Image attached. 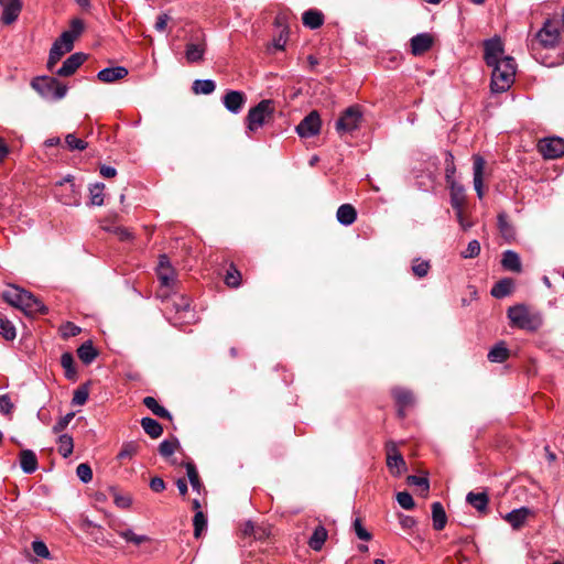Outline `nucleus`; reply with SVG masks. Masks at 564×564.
<instances>
[{"instance_id":"47","label":"nucleus","mask_w":564,"mask_h":564,"mask_svg":"<svg viewBox=\"0 0 564 564\" xmlns=\"http://www.w3.org/2000/svg\"><path fill=\"white\" fill-rule=\"evenodd\" d=\"M65 144L68 150L74 151H83L87 148L88 143L83 139L77 138L74 133H68L65 137Z\"/></svg>"},{"instance_id":"43","label":"nucleus","mask_w":564,"mask_h":564,"mask_svg":"<svg viewBox=\"0 0 564 564\" xmlns=\"http://www.w3.org/2000/svg\"><path fill=\"white\" fill-rule=\"evenodd\" d=\"M0 335L7 340L15 338V327L13 324L2 314H0Z\"/></svg>"},{"instance_id":"32","label":"nucleus","mask_w":564,"mask_h":564,"mask_svg":"<svg viewBox=\"0 0 564 564\" xmlns=\"http://www.w3.org/2000/svg\"><path fill=\"white\" fill-rule=\"evenodd\" d=\"M101 229L113 234L121 241L132 239V234L129 231L128 228L109 224L107 220L101 221Z\"/></svg>"},{"instance_id":"6","label":"nucleus","mask_w":564,"mask_h":564,"mask_svg":"<svg viewBox=\"0 0 564 564\" xmlns=\"http://www.w3.org/2000/svg\"><path fill=\"white\" fill-rule=\"evenodd\" d=\"M54 195L58 202L66 206H78L80 204V191L70 175L55 184Z\"/></svg>"},{"instance_id":"49","label":"nucleus","mask_w":564,"mask_h":564,"mask_svg":"<svg viewBox=\"0 0 564 564\" xmlns=\"http://www.w3.org/2000/svg\"><path fill=\"white\" fill-rule=\"evenodd\" d=\"M194 524V536L199 538L202 532L206 529L207 519L202 511H197L193 519Z\"/></svg>"},{"instance_id":"31","label":"nucleus","mask_w":564,"mask_h":564,"mask_svg":"<svg viewBox=\"0 0 564 564\" xmlns=\"http://www.w3.org/2000/svg\"><path fill=\"white\" fill-rule=\"evenodd\" d=\"M513 285L511 279H502L492 286L490 293L496 299H502L512 292Z\"/></svg>"},{"instance_id":"23","label":"nucleus","mask_w":564,"mask_h":564,"mask_svg":"<svg viewBox=\"0 0 564 564\" xmlns=\"http://www.w3.org/2000/svg\"><path fill=\"white\" fill-rule=\"evenodd\" d=\"M502 267L511 272H521L522 264L519 254L512 250H507L502 253L501 259Z\"/></svg>"},{"instance_id":"56","label":"nucleus","mask_w":564,"mask_h":564,"mask_svg":"<svg viewBox=\"0 0 564 564\" xmlns=\"http://www.w3.org/2000/svg\"><path fill=\"white\" fill-rule=\"evenodd\" d=\"M480 253V243L478 240L469 241L466 250L462 252V257L465 259L476 258Z\"/></svg>"},{"instance_id":"5","label":"nucleus","mask_w":564,"mask_h":564,"mask_svg":"<svg viewBox=\"0 0 564 564\" xmlns=\"http://www.w3.org/2000/svg\"><path fill=\"white\" fill-rule=\"evenodd\" d=\"M275 111L274 101L271 99H263L257 106L252 107L247 115V129L250 132H256L265 123H268Z\"/></svg>"},{"instance_id":"15","label":"nucleus","mask_w":564,"mask_h":564,"mask_svg":"<svg viewBox=\"0 0 564 564\" xmlns=\"http://www.w3.org/2000/svg\"><path fill=\"white\" fill-rule=\"evenodd\" d=\"M486 166V161L479 154L473 155V171H474V188L477 193L479 199H481L485 195L484 192V171Z\"/></svg>"},{"instance_id":"24","label":"nucleus","mask_w":564,"mask_h":564,"mask_svg":"<svg viewBox=\"0 0 564 564\" xmlns=\"http://www.w3.org/2000/svg\"><path fill=\"white\" fill-rule=\"evenodd\" d=\"M336 217L338 223L344 226H349L355 223L357 218V212L350 204H343L338 207Z\"/></svg>"},{"instance_id":"12","label":"nucleus","mask_w":564,"mask_h":564,"mask_svg":"<svg viewBox=\"0 0 564 564\" xmlns=\"http://www.w3.org/2000/svg\"><path fill=\"white\" fill-rule=\"evenodd\" d=\"M321 117L317 111L310 112L296 127V132L302 138L314 137L321 131Z\"/></svg>"},{"instance_id":"10","label":"nucleus","mask_w":564,"mask_h":564,"mask_svg":"<svg viewBox=\"0 0 564 564\" xmlns=\"http://www.w3.org/2000/svg\"><path fill=\"white\" fill-rule=\"evenodd\" d=\"M156 274L161 283V289L159 290L158 295L162 299H167V290L173 288L176 282V272L165 254L161 256L159 259Z\"/></svg>"},{"instance_id":"40","label":"nucleus","mask_w":564,"mask_h":564,"mask_svg":"<svg viewBox=\"0 0 564 564\" xmlns=\"http://www.w3.org/2000/svg\"><path fill=\"white\" fill-rule=\"evenodd\" d=\"M392 395L401 408H406L413 403L412 392L406 389L394 388L392 390Z\"/></svg>"},{"instance_id":"11","label":"nucleus","mask_w":564,"mask_h":564,"mask_svg":"<svg viewBox=\"0 0 564 564\" xmlns=\"http://www.w3.org/2000/svg\"><path fill=\"white\" fill-rule=\"evenodd\" d=\"M206 47V36L204 33L192 36L185 47V58L187 63L192 64L202 62L204 59Z\"/></svg>"},{"instance_id":"51","label":"nucleus","mask_w":564,"mask_h":564,"mask_svg":"<svg viewBox=\"0 0 564 564\" xmlns=\"http://www.w3.org/2000/svg\"><path fill=\"white\" fill-rule=\"evenodd\" d=\"M430 262L416 259L412 264V272L417 278H424L430 271Z\"/></svg>"},{"instance_id":"21","label":"nucleus","mask_w":564,"mask_h":564,"mask_svg":"<svg viewBox=\"0 0 564 564\" xmlns=\"http://www.w3.org/2000/svg\"><path fill=\"white\" fill-rule=\"evenodd\" d=\"M449 188L451 196V205L453 209H459L460 207H466V194L465 187L458 182H452V184L447 185Z\"/></svg>"},{"instance_id":"57","label":"nucleus","mask_w":564,"mask_h":564,"mask_svg":"<svg viewBox=\"0 0 564 564\" xmlns=\"http://www.w3.org/2000/svg\"><path fill=\"white\" fill-rule=\"evenodd\" d=\"M177 447L176 441H163L159 446V452L163 457H170L174 454L175 449Z\"/></svg>"},{"instance_id":"22","label":"nucleus","mask_w":564,"mask_h":564,"mask_svg":"<svg viewBox=\"0 0 564 564\" xmlns=\"http://www.w3.org/2000/svg\"><path fill=\"white\" fill-rule=\"evenodd\" d=\"M128 75V69L123 66L104 68L97 74V78L102 83H113Z\"/></svg>"},{"instance_id":"45","label":"nucleus","mask_w":564,"mask_h":564,"mask_svg":"<svg viewBox=\"0 0 564 564\" xmlns=\"http://www.w3.org/2000/svg\"><path fill=\"white\" fill-rule=\"evenodd\" d=\"M139 444L135 442L124 443L118 453L117 458L120 460L131 459L139 452Z\"/></svg>"},{"instance_id":"20","label":"nucleus","mask_w":564,"mask_h":564,"mask_svg":"<svg viewBox=\"0 0 564 564\" xmlns=\"http://www.w3.org/2000/svg\"><path fill=\"white\" fill-rule=\"evenodd\" d=\"M433 45V36L429 33H421L411 39V53L415 56L427 52Z\"/></svg>"},{"instance_id":"53","label":"nucleus","mask_w":564,"mask_h":564,"mask_svg":"<svg viewBox=\"0 0 564 564\" xmlns=\"http://www.w3.org/2000/svg\"><path fill=\"white\" fill-rule=\"evenodd\" d=\"M75 413L69 412L66 415L62 416L52 427L53 433L59 434L62 433L70 423V421L74 419Z\"/></svg>"},{"instance_id":"13","label":"nucleus","mask_w":564,"mask_h":564,"mask_svg":"<svg viewBox=\"0 0 564 564\" xmlns=\"http://www.w3.org/2000/svg\"><path fill=\"white\" fill-rule=\"evenodd\" d=\"M539 151L545 159H556L564 154V140L553 137L545 138L539 143Z\"/></svg>"},{"instance_id":"34","label":"nucleus","mask_w":564,"mask_h":564,"mask_svg":"<svg viewBox=\"0 0 564 564\" xmlns=\"http://www.w3.org/2000/svg\"><path fill=\"white\" fill-rule=\"evenodd\" d=\"M141 426L144 430V432L152 438H158L163 433L161 424L151 417H143L141 420Z\"/></svg>"},{"instance_id":"64","label":"nucleus","mask_w":564,"mask_h":564,"mask_svg":"<svg viewBox=\"0 0 564 564\" xmlns=\"http://www.w3.org/2000/svg\"><path fill=\"white\" fill-rule=\"evenodd\" d=\"M399 522H400L401 528L406 531H411L416 524V521L413 517L404 516V514H401L399 517Z\"/></svg>"},{"instance_id":"18","label":"nucleus","mask_w":564,"mask_h":564,"mask_svg":"<svg viewBox=\"0 0 564 564\" xmlns=\"http://www.w3.org/2000/svg\"><path fill=\"white\" fill-rule=\"evenodd\" d=\"M246 95L238 90H229L223 97L225 108L232 113H239L246 104Z\"/></svg>"},{"instance_id":"29","label":"nucleus","mask_w":564,"mask_h":564,"mask_svg":"<svg viewBox=\"0 0 564 564\" xmlns=\"http://www.w3.org/2000/svg\"><path fill=\"white\" fill-rule=\"evenodd\" d=\"M84 31V22L80 19H73L70 21L69 30L64 31L61 35L63 36V42H66L69 44V42H73L82 34Z\"/></svg>"},{"instance_id":"14","label":"nucleus","mask_w":564,"mask_h":564,"mask_svg":"<svg viewBox=\"0 0 564 564\" xmlns=\"http://www.w3.org/2000/svg\"><path fill=\"white\" fill-rule=\"evenodd\" d=\"M386 451L388 468L393 475L400 476L405 469V462L402 455L399 453L397 444L394 442H388L386 444Z\"/></svg>"},{"instance_id":"36","label":"nucleus","mask_w":564,"mask_h":564,"mask_svg":"<svg viewBox=\"0 0 564 564\" xmlns=\"http://www.w3.org/2000/svg\"><path fill=\"white\" fill-rule=\"evenodd\" d=\"M77 355L84 364L89 365L97 357L98 352L91 341H86L77 349Z\"/></svg>"},{"instance_id":"50","label":"nucleus","mask_w":564,"mask_h":564,"mask_svg":"<svg viewBox=\"0 0 564 564\" xmlns=\"http://www.w3.org/2000/svg\"><path fill=\"white\" fill-rule=\"evenodd\" d=\"M186 473L193 489L199 491L203 485L199 480V476L194 464H186Z\"/></svg>"},{"instance_id":"42","label":"nucleus","mask_w":564,"mask_h":564,"mask_svg":"<svg viewBox=\"0 0 564 564\" xmlns=\"http://www.w3.org/2000/svg\"><path fill=\"white\" fill-rule=\"evenodd\" d=\"M61 365L65 370V376L67 379L74 380L76 378V369L74 366L73 355L69 352H64L61 356Z\"/></svg>"},{"instance_id":"17","label":"nucleus","mask_w":564,"mask_h":564,"mask_svg":"<svg viewBox=\"0 0 564 564\" xmlns=\"http://www.w3.org/2000/svg\"><path fill=\"white\" fill-rule=\"evenodd\" d=\"M533 516V511L527 507H521L519 509H514L508 512L503 520L508 522L513 530H520L528 521L530 517Z\"/></svg>"},{"instance_id":"9","label":"nucleus","mask_w":564,"mask_h":564,"mask_svg":"<svg viewBox=\"0 0 564 564\" xmlns=\"http://www.w3.org/2000/svg\"><path fill=\"white\" fill-rule=\"evenodd\" d=\"M166 310L175 313V323L191 324L195 319L194 312L191 310V301L183 294H176L171 301H167Z\"/></svg>"},{"instance_id":"37","label":"nucleus","mask_w":564,"mask_h":564,"mask_svg":"<svg viewBox=\"0 0 564 564\" xmlns=\"http://www.w3.org/2000/svg\"><path fill=\"white\" fill-rule=\"evenodd\" d=\"M509 357V350L505 343H499L492 347L488 352V359L491 362H503Z\"/></svg>"},{"instance_id":"19","label":"nucleus","mask_w":564,"mask_h":564,"mask_svg":"<svg viewBox=\"0 0 564 564\" xmlns=\"http://www.w3.org/2000/svg\"><path fill=\"white\" fill-rule=\"evenodd\" d=\"M85 59L86 55L84 53H74L63 63L62 67L57 69L56 74L63 77L70 76L85 62Z\"/></svg>"},{"instance_id":"35","label":"nucleus","mask_w":564,"mask_h":564,"mask_svg":"<svg viewBox=\"0 0 564 564\" xmlns=\"http://www.w3.org/2000/svg\"><path fill=\"white\" fill-rule=\"evenodd\" d=\"M326 539H327V530L324 527L318 525L314 530L312 536L310 538L308 545L314 551H319L323 547Z\"/></svg>"},{"instance_id":"26","label":"nucleus","mask_w":564,"mask_h":564,"mask_svg":"<svg viewBox=\"0 0 564 564\" xmlns=\"http://www.w3.org/2000/svg\"><path fill=\"white\" fill-rule=\"evenodd\" d=\"M466 501L479 512H486L488 509L489 497L486 492H469Z\"/></svg>"},{"instance_id":"1","label":"nucleus","mask_w":564,"mask_h":564,"mask_svg":"<svg viewBox=\"0 0 564 564\" xmlns=\"http://www.w3.org/2000/svg\"><path fill=\"white\" fill-rule=\"evenodd\" d=\"M486 64L492 68L490 89L492 93L508 90L514 82L517 64L510 56H505L503 43L499 37L484 43Z\"/></svg>"},{"instance_id":"25","label":"nucleus","mask_w":564,"mask_h":564,"mask_svg":"<svg viewBox=\"0 0 564 564\" xmlns=\"http://www.w3.org/2000/svg\"><path fill=\"white\" fill-rule=\"evenodd\" d=\"M20 466L26 474H32L37 468V458L33 451L23 449L20 453Z\"/></svg>"},{"instance_id":"8","label":"nucleus","mask_w":564,"mask_h":564,"mask_svg":"<svg viewBox=\"0 0 564 564\" xmlns=\"http://www.w3.org/2000/svg\"><path fill=\"white\" fill-rule=\"evenodd\" d=\"M32 87L42 96L53 99H62L67 91L66 85L54 77H40L32 82Z\"/></svg>"},{"instance_id":"38","label":"nucleus","mask_w":564,"mask_h":564,"mask_svg":"<svg viewBox=\"0 0 564 564\" xmlns=\"http://www.w3.org/2000/svg\"><path fill=\"white\" fill-rule=\"evenodd\" d=\"M74 449L73 437L68 434H61L57 440V451L64 457L67 458L72 455Z\"/></svg>"},{"instance_id":"39","label":"nucleus","mask_w":564,"mask_h":564,"mask_svg":"<svg viewBox=\"0 0 564 564\" xmlns=\"http://www.w3.org/2000/svg\"><path fill=\"white\" fill-rule=\"evenodd\" d=\"M498 228L506 240L511 241L514 239V228L512 227L511 224H509L507 215L505 213L498 215Z\"/></svg>"},{"instance_id":"27","label":"nucleus","mask_w":564,"mask_h":564,"mask_svg":"<svg viewBox=\"0 0 564 564\" xmlns=\"http://www.w3.org/2000/svg\"><path fill=\"white\" fill-rule=\"evenodd\" d=\"M432 520L435 530L441 531L445 528L447 516L441 502L432 503Z\"/></svg>"},{"instance_id":"28","label":"nucleus","mask_w":564,"mask_h":564,"mask_svg":"<svg viewBox=\"0 0 564 564\" xmlns=\"http://www.w3.org/2000/svg\"><path fill=\"white\" fill-rule=\"evenodd\" d=\"M1 7L3 8V11H2V15H1V22L3 24H11L13 23L20 12H21V9H22V3H10V4H1Z\"/></svg>"},{"instance_id":"30","label":"nucleus","mask_w":564,"mask_h":564,"mask_svg":"<svg viewBox=\"0 0 564 564\" xmlns=\"http://www.w3.org/2000/svg\"><path fill=\"white\" fill-rule=\"evenodd\" d=\"M303 24L312 30L319 28L324 23V15L317 10H307L302 17Z\"/></svg>"},{"instance_id":"58","label":"nucleus","mask_w":564,"mask_h":564,"mask_svg":"<svg viewBox=\"0 0 564 564\" xmlns=\"http://www.w3.org/2000/svg\"><path fill=\"white\" fill-rule=\"evenodd\" d=\"M397 500H398V503L403 508V509H406V510H411L414 508L415 503H414V500L412 498V496L406 492V491H402V492H399L397 495Z\"/></svg>"},{"instance_id":"61","label":"nucleus","mask_w":564,"mask_h":564,"mask_svg":"<svg viewBox=\"0 0 564 564\" xmlns=\"http://www.w3.org/2000/svg\"><path fill=\"white\" fill-rule=\"evenodd\" d=\"M409 485L421 487L424 491H429L430 485L429 480L425 477H420L415 475H410L406 478Z\"/></svg>"},{"instance_id":"48","label":"nucleus","mask_w":564,"mask_h":564,"mask_svg":"<svg viewBox=\"0 0 564 564\" xmlns=\"http://www.w3.org/2000/svg\"><path fill=\"white\" fill-rule=\"evenodd\" d=\"M119 535L127 542H131L134 545H140L144 542L150 541L149 536L143 534H137L132 530H123L119 532Z\"/></svg>"},{"instance_id":"62","label":"nucleus","mask_w":564,"mask_h":564,"mask_svg":"<svg viewBox=\"0 0 564 564\" xmlns=\"http://www.w3.org/2000/svg\"><path fill=\"white\" fill-rule=\"evenodd\" d=\"M88 399V390L85 387L78 388L73 395V403L76 405H83Z\"/></svg>"},{"instance_id":"4","label":"nucleus","mask_w":564,"mask_h":564,"mask_svg":"<svg viewBox=\"0 0 564 564\" xmlns=\"http://www.w3.org/2000/svg\"><path fill=\"white\" fill-rule=\"evenodd\" d=\"M507 315L512 327L528 332H535L543 324L542 314L524 304H517L509 307Z\"/></svg>"},{"instance_id":"44","label":"nucleus","mask_w":564,"mask_h":564,"mask_svg":"<svg viewBox=\"0 0 564 564\" xmlns=\"http://www.w3.org/2000/svg\"><path fill=\"white\" fill-rule=\"evenodd\" d=\"M104 189L102 183H96L89 187L90 204L95 206H101L104 204Z\"/></svg>"},{"instance_id":"2","label":"nucleus","mask_w":564,"mask_h":564,"mask_svg":"<svg viewBox=\"0 0 564 564\" xmlns=\"http://www.w3.org/2000/svg\"><path fill=\"white\" fill-rule=\"evenodd\" d=\"M564 44V31L556 19H546L541 29L529 40V48L533 55L543 50H554Z\"/></svg>"},{"instance_id":"59","label":"nucleus","mask_w":564,"mask_h":564,"mask_svg":"<svg viewBox=\"0 0 564 564\" xmlns=\"http://www.w3.org/2000/svg\"><path fill=\"white\" fill-rule=\"evenodd\" d=\"M14 404L8 394L0 395V413L3 415H11Z\"/></svg>"},{"instance_id":"63","label":"nucleus","mask_w":564,"mask_h":564,"mask_svg":"<svg viewBox=\"0 0 564 564\" xmlns=\"http://www.w3.org/2000/svg\"><path fill=\"white\" fill-rule=\"evenodd\" d=\"M354 529L360 540L369 541L371 539V534L362 527L360 519L354 521Z\"/></svg>"},{"instance_id":"52","label":"nucleus","mask_w":564,"mask_h":564,"mask_svg":"<svg viewBox=\"0 0 564 564\" xmlns=\"http://www.w3.org/2000/svg\"><path fill=\"white\" fill-rule=\"evenodd\" d=\"M80 327L72 322H66L59 327L61 335L64 338L75 337L80 333Z\"/></svg>"},{"instance_id":"33","label":"nucleus","mask_w":564,"mask_h":564,"mask_svg":"<svg viewBox=\"0 0 564 564\" xmlns=\"http://www.w3.org/2000/svg\"><path fill=\"white\" fill-rule=\"evenodd\" d=\"M143 404L158 417L171 420L172 416L170 412L162 405L153 397H145L143 399Z\"/></svg>"},{"instance_id":"60","label":"nucleus","mask_w":564,"mask_h":564,"mask_svg":"<svg viewBox=\"0 0 564 564\" xmlns=\"http://www.w3.org/2000/svg\"><path fill=\"white\" fill-rule=\"evenodd\" d=\"M32 550L37 556L42 558H48L51 556L46 544L42 541H33Z\"/></svg>"},{"instance_id":"16","label":"nucleus","mask_w":564,"mask_h":564,"mask_svg":"<svg viewBox=\"0 0 564 564\" xmlns=\"http://www.w3.org/2000/svg\"><path fill=\"white\" fill-rule=\"evenodd\" d=\"M74 47V43L63 42V36L61 35L53 44L50 51V56L47 61L48 69H53V67L59 62L63 55L70 52Z\"/></svg>"},{"instance_id":"46","label":"nucleus","mask_w":564,"mask_h":564,"mask_svg":"<svg viewBox=\"0 0 564 564\" xmlns=\"http://www.w3.org/2000/svg\"><path fill=\"white\" fill-rule=\"evenodd\" d=\"M225 283L229 288H238L241 283V274L234 264L227 270Z\"/></svg>"},{"instance_id":"55","label":"nucleus","mask_w":564,"mask_h":564,"mask_svg":"<svg viewBox=\"0 0 564 564\" xmlns=\"http://www.w3.org/2000/svg\"><path fill=\"white\" fill-rule=\"evenodd\" d=\"M465 208L466 207H460L459 209H454L455 210V216H456V219L460 226V228L464 230V231H467L469 230L473 226H474V223L470 221L466 215H465Z\"/></svg>"},{"instance_id":"54","label":"nucleus","mask_w":564,"mask_h":564,"mask_svg":"<svg viewBox=\"0 0 564 564\" xmlns=\"http://www.w3.org/2000/svg\"><path fill=\"white\" fill-rule=\"evenodd\" d=\"M76 474L78 478L85 484L91 481L93 479V470L88 464H79L76 468Z\"/></svg>"},{"instance_id":"41","label":"nucleus","mask_w":564,"mask_h":564,"mask_svg":"<svg viewBox=\"0 0 564 564\" xmlns=\"http://www.w3.org/2000/svg\"><path fill=\"white\" fill-rule=\"evenodd\" d=\"M216 89V84L212 79H196L193 83V91L196 95H209Z\"/></svg>"},{"instance_id":"3","label":"nucleus","mask_w":564,"mask_h":564,"mask_svg":"<svg viewBox=\"0 0 564 564\" xmlns=\"http://www.w3.org/2000/svg\"><path fill=\"white\" fill-rule=\"evenodd\" d=\"M3 300L13 307L21 310L25 315L45 314L46 306L35 297L32 293L20 289L15 285H10L2 293Z\"/></svg>"},{"instance_id":"7","label":"nucleus","mask_w":564,"mask_h":564,"mask_svg":"<svg viewBox=\"0 0 564 564\" xmlns=\"http://www.w3.org/2000/svg\"><path fill=\"white\" fill-rule=\"evenodd\" d=\"M361 121V108L354 105L343 111L336 121L335 128L339 134L351 133L360 127Z\"/></svg>"}]
</instances>
